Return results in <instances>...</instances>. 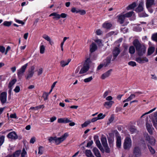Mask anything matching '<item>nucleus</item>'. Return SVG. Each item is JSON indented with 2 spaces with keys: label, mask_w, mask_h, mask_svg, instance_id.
<instances>
[{
  "label": "nucleus",
  "mask_w": 157,
  "mask_h": 157,
  "mask_svg": "<svg viewBox=\"0 0 157 157\" xmlns=\"http://www.w3.org/2000/svg\"><path fill=\"white\" fill-rule=\"evenodd\" d=\"M133 44L135 47L137 53L139 56H142L145 53L146 47L144 44H141L138 39H135L133 42Z\"/></svg>",
  "instance_id": "f257e3e1"
},
{
  "label": "nucleus",
  "mask_w": 157,
  "mask_h": 157,
  "mask_svg": "<svg viewBox=\"0 0 157 157\" xmlns=\"http://www.w3.org/2000/svg\"><path fill=\"white\" fill-rule=\"evenodd\" d=\"M132 146V142L131 139L129 137H127L124 140L123 144V147L126 150H129Z\"/></svg>",
  "instance_id": "f03ea898"
},
{
  "label": "nucleus",
  "mask_w": 157,
  "mask_h": 157,
  "mask_svg": "<svg viewBox=\"0 0 157 157\" xmlns=\"http://www.w3.org/2000/svg\"><path fill=\"white\" fill-rule=\"evenodd\" d=\"M90 62V59L89 58H87L79 74H82L86 72L89 68V63Z\"/></svg>",
  "instance_id": "7ed1b4c3"
},
{
  "label": "nucleus",
  "mask_w": 157,
  "mask_h": 157,
  "mask_svg": "<svg viewBox=\"0 0 157 157\" xmlns=\"http://www.w3.org/2000/svg\"><path fill=\"white\" fill-rule=\"evenodd\" d=\"M28 65V63H27L22 66L19 69L17 70V75L19 79L21 78Z\"/></svg>",
  "instance_id": "20e7f679"
},
{
  "label": "nucleus",
  "mask_w": 157,
  "mask_h": 157,
  "mask_svg": "<svg viewBox=\"0 0 157 157\" xmlns=\"http://www.w3.org/2000/svg\"><path fill=\"white\" fill-rule=\"evenodd\" d=\"M68 136L67 133H65L63 135L60 137H55L54 141L57 145H58L65 140Z\"/></svg>",
  "instance_id": "39448f33"
},
{
  "label": "nucleus",
  "mask_w": 157,
  "mask_h": 157,
  "mask_svg": "<svg viewBox=\"0 0 157 157\" xmlns=\"http://www.w3.org/2000/svg\"><path fill=\"white\" fill-rule=\"evenodd\" d=\"M144 136L146 140L148 141V143L151 145H154L155 144V140L153 137H150L147 133L144 134Z\"/></svg>",
  "instance_id": "423d86ee"
},
{
  "label": "nucleus",
  "mask_w": 157,
  "mask_h": 157,
  "mask_svg": "<svg viewBox=\"0 0 157 157\" xmlns=\"http://www.w3.org/2000/svg\"><path fill=\"white\" fill-rule=\"evenodd\" d=\"M35 67L34 66H31L28 71V73L26 76H25V78L27 79H29L32 78L33 76L34 73Z\"/></svg>",
  "instance_id": "0eeeda50"
},
{
  "label": "nucleus",
  "mask_w": 157,
  "mask_h": 157,
  "mask_svg": "<svg viewBox=\"0 0 157 157\" xmlns=\"http://www.w3.org/2000/svg\"><path fill=\"white\" fill-rule=\"evenodd\" d=\"M133 153L134 157H140L141 154L140 148L138 147H135L133 150Z\"/></svg>",
  "instance_id": "6e6552de"
},
{
  "label": "nucleus",
  "mask_w": 157,
  "mask_h": 157,
  "mask_svg": "<svg viewBox=\"0 0 157 157\" xmlns=\"http://www.w3.org/2000/svg\"><path fill=\"white\" fill-rule=\"evenodd\" d=\"M7 94V93L6 92H3L0 94V100L2 104L6 103V102Z\"/></svg>",
  "instance_id": "1a4fd4ad"
},
{
  "label": "nucleus",
  "mask_w": 157,
  "mask_h": 157,
  "mask_svg": "<svg viewBox=\"0 0 157 157\" xmlns=\"http://www.w3.org/2000/svg\"><path fill=\"white\" fill-rule=\"evenodd\" d=\"M120 52L121 51L120 49L117 47H116L114 48L112 53L113 56L112 61H114L115 60L119 54Z\"/></svg>",
  "instance_id": "9d476101"
},
{
  "label": "nucleus",
  "mask_w": 157,
  "mask_h": 157,
  "mask_svg": "<svg viewBox=\"0 0 157 157\" xmlns=\"http://www.w3.org/2000/svg\"><path fill=\"white\" fill-rule=\"evenodd\" d=\"M135 60L140 63H143L148 62V59L145 57H136L135 59Z\"/></svg>",
  "instance_id": "9b49d317"
},
{
  "label": "nucleus",
  "mask_w": 157,
  "mask_h": 157,
  "mask_svg": "<svg viewBox=\"0 0 157 157\" xmlns=\"http://www.w3.org/2000/svg\"><path fill=\"white\" fill-rule=\"evenodd\" d=\"M7 137L9 138L14 140H16L18 138V136L14 131L10 132L8 134Z\"/></svg>",
  "instance_id": "f8f14e48"
},
{
  "label": "nucleus",
  "mask_w": 157,
  "mask_h": 157,
  "mask_svg": "<svg viewBox=\"0 0 157 157\" xmlns=\"http://www.w3.org/2000/svg\"><path fill=\"white\" fill-rule=\"evenodd\" d=\"M116 146L119 149L121 148V137L119 135L116 136Z\"/></svg>",
  "instance_id": "ddd939ff"
},
{
  "label": "nucleus",
  "mask_w": 157,
  "mask_h": 157,
  "mask_svg": "<svg viewBox=\"0 0 157 157\" xmlns=\"http://www.w3.org/2000/svg\"><path fill=\"white\" fill-rule=\"evenodd\" d=\"M71 121L68 118L66 117L58 118L57 121L59 123H67L71 122Z\"/></svg>",
  "instance_id": "4468645a"
},
{
  "label": "nucleus",
  "mask_w": 157,
  "mask_h": 157,
  "mask_svg": "<svg viewBox=\"0 0 157 157\" xmlns=\"http://www.w3.org/2000/svg\"><path fill=\"white\" fill-rule=\"evenodd\" d=\"M97 49V46L96 44L94 42L92 43L90 46V52L93 53Z\"/></svg>",
  "instance_id": "2eb2a0df"
},
{
  "label": "nucleus",
  "mask_w": 157,
  "mask_h": 157,
  "mask_svg": "<svg viewBox=\"0 0 157 157\" xmlns=\"http://www.w3.org/2000/svg\"><path fill=\"white\" fill-rule=\"evenodd\" d=\"M112 71V70L111 69L103 74L101 76V78L103 79H104L108 77L110 75Z\"/></svg>",
  "instance_id": "dca6fc26"
},
{
  "label": "nucleus",
  "mask_w": 157,
  "mask_h": 157,
  "mask_svg": "<svg viewBox=\"0 0 157 157\" xmlns=\"http://www.w3.org/2000/svg\"><path fill=\"white\" fill-rule=\"evenodd\" d=\"M155 4V0H146V6L147 9H148L153 5Z\"/></svg>",
  "instance_id": "f3484780"
},
{
  "label": "nucleus",
  "mask_w": 157,
  "mask_h": 157,
  "mask_svg": "<svg viewBox=\"0 0 157 157\" xmlns=\"http://www.w3.org/2000/svg\"><path fill=\"white\" fill-rule=\"evenodd\" d=\"M144 2H141L140 3L138 7L136 9L135 11L137 12H140L143 10Z\"/></svg>",
  "instance_id": "a211bd4d"
},
{
  "label": "nucleus",
  "mask_w": 157,
  "mask_h": 157,
  "mask_svg": "<svg viewBox=\"0 0 157 157\" xmlns=\"http://www.w3.org/2000/svg\"><path fill=\"white\" fill-rule=\"evenodd\" d=\"M93 151L96 157H101L99 151L96 147H94L93 149Z\"/></svg>",
  "instance_id": "6ab92c4d"
},
{
  "label": "nucleus",
  "mask_w": 157,
  "mask_h": 157,
  "mask_svg": "<svg viewBox=\"0 0 157 157\" xmlns=\"http://www.w3.org/2000/svg\"><path fill=\"white\" fill-rule=\"evenodd\" d=\"M125 17L124 15H121L118 16V21L121 24L124 22Z\"/></svg>",
  "instance_id": "aec40b11"
},
{
  "label": "nucleus",
  "mask_w": 157,
  "mask_h": 157,
  "mask_svg": "<svg viewBox=\"0 0 157 157\" xmlns=\"http://www.w3.org/2000/svg\"><path fill=\"white\" fill-rule=\"evenodd\" d=\"M113 103V101H106L104 103V105L105 106L106 108L108 109L111 107Z\"/></svg>",
  "instance_id": "412c9836"
},
{
  "label": "nucleus",
  "mask_w": 157,
  "mask_h": 157,
  "mask_svg": "<svg viewBox=\"0 0 157 157\" xmlns=\"http://www.w3.org/2000/svg\"><path fill=\"white\" fill-rule=\"evenodd\" d=\"M71 61V59H68L67 61L62 60L60 62V64L62 67H64L65 66L67 65Z\"/></svg>",
  "instance_id": "4be33fe9"
},
{
  "label": "nucleus",
  "mask_w": 157,
  "mask_h": 157,
  "mask_svg": "<svg viewBox=\"0 0 157 157\" xmlns=\"http://www.w3.org/2000/svg\"><path fill=\"white\" fill-rule=\"evenodd\" d=\"M52 16H54L53 17V19L58 20L60 18L59 14H57L56 13H52L49 15V17H51Z\"/></svg>",
  "instance_id": "5701e85b"
},
{
  "label": "nucleus",
  "mask_w": 157,
  "mask_h": 157,
  "mask_svg": "<svg viewBox=\"0 0 157 157\" xmlns=\"http://www.w3.org/2000/svg\"><path fill=\"white\" fill-rule=\"evenodd\" d=\"M111 59L110 57H107L106 59L104 60V63H103L105 67L107 66L110 63Z\"/></svg>",
  "instance_id": "b1692460"
},
{
  "label": "nucleus",
  "mask_w": 157,
  "mask_h": 157,
  "mask_svg": "<svg viewBox=\"0 0 157 157\" xmlns=\"http://www.w3.org/2000/svg\"><path fill=\"white\" fill-rule=\"evenodd\" d=\"M101 141L103 146L108 144L106 138L104 136H102L101 139Z\"/></svg>",
  "instance_id": "393cba45"
},
{
  "label": "nucleus",
  "mask_w": 157,
  "mask_h": 157,
  "mask_svg": "<svg viewBox=\"0 0 157 157\" xmlns=\"http://www.w3.org/2000/svg\"><path fill=\"white\" fill-rule=\"evenodd\" d=\"M136 6V3L135 2H134L132 4L129 5L127 7V10H131L135 8Z\"/></svg>",
  "instance_id": "a878e982"
},
{
  "label": "nucleus",
  "mask_w": 157,
  "mask_h": 157,
  "mask_svg": "<svg viewBox=\"0 0 157 157\" xmlns=\"http://www.w3.org/2000/svg\"><path fill=\"white\" fill-rule=\"evenodd\" d=\"M108 140L110 147H113V143L114 141V138H108Z\"/></svg>",
  "instance_id": "bb28decb"
},
{
  "label": "nucleus",
  "mask_w": 157,
  "mask_h": 157,
  "mask_svg": "<svg viewBox=\"0 0 157 157\" xmlns=\"http://www.w3.org/2000/svg\"><path fill=\"white\" fill-rule=\"evenodd\" d=\"M135 97L136 95L135 94H131L127 99L124 100L123 102H125L126 101H128L134 98Z\"/></svg>",
  "instance_id": "cd10ccee"
},
{
  "label": "nucleus",
  "mask_w": 157,
  "mask_h": 157,
  "mask_svg": "<svg viewBox=\"0 0 157 157\" xmlns=\"http://www.w3.org/2000/svg\"><path fill=\"white\" fill-rule=\"evenodd\" d=\"M112 26V25L109 23H104L103 24V27L106 29H110Z\"/></svg>",
  "instance_id": "c85d7f7f"
},
{
  "label": "nucleus",
  "mask_w": 157,
  "mask_h": 157,
  "mask_svg": "<svg viewBox=\"0 0 157 157\" xmlns=\"http://www.w3.org/2000/svg\"><path fill=\"white\" fill-rule=\"evenodd\" d=\"M86 154L87 157H95L90 150H86Z\"/></svg>",
  "instance_id": "c756f323"
},
{
  "label": "nucleus",
  "mask_w": 157,
  "mask_h": 157,
  "mask_svg": "<svg viewBox=\"0 0 157 157\" xmlns=\"http://www.w3.org/2000/svg\"><path fill=\"white\" fill-rule=\"evenodd\" d=\"M17 81V80L16 79H14L11 81L9 83L8 85L9 88H12V86L15 84Z\"/></svg>",
  "instance_id": "7c9ffc66"
},
{
  "label": "nucleus",
  "mask_w": 157,
  "mask_h": 157,
  "mask_svg": "<svg viewBox=\"0 0 157 157\" xmlns=\"http://www.w3.org/2000/svg\"><path fill=\"white\" fill-rule=\"evenodd\" d=\"M155 48L153 47H151L148 49L147 55L148 56L151 55L154 51Z\"/></svg>",
  "instance_id": "2f4dec72"
},
{
  "label": "nucleus",
  "mask_w": 157,
  "mask_h": 157,
  "mask_svg": "<svg viewBox=\"0 0 157 157\" xmlns=\"http://www.w3.org/2000/svg\"><path fill=\"white\" fill-rule=\"evenodd\" d=\"M21 154V151L17 150L14 152L12 155H11L12 157H18Z\"/></svg>",
  "instance_id": "473e14b6"
},
{
  "label": "nucleus",
  "mask_w": 157,
  "mask_h": 157,
  "mask_svg": "<svg viewBox=\"0 0 157 157\" xmlns=\"http://www.w3.org/2000/svg\"><path fill=\"white\" fill-rule=\"evenodd\" d=\"M135 50L134 46H132L130 47L129 49V52L131 54H133L135 53Z\"/></svg>",
  "instance_id": "72a5a7b5"
},
{
  "label": "nucleus",
  "mask_w": 157,
  "mask_h": 157,
  "mask_svg": "<svg viewBox=\"0 0 157 157\" xmlns=\"http://www.w3.org/2000/svg\"><path fill=\"white\" fill-rule=\"evenodd\" d=\"M91 123V121L90 120L84 122V123L82 124L81 126L82 128H83L87 126Z\"/></svg>",
  "instance_id": "f704fd0d"
},
{
  "label": "nucleus",
  "mask_w": 157,
  "mask_h": 157,
  "mask_svg": "<svg viewBox=\"0 0 157 157\" xmlns=\"http://www.w3.org/2000/svg\"><path fill=\"white\" fill-rule=\"evenodd\" d=\"M114 119V115L112 114L111 115L110 117L108 120V121L107 123V124H109L111 123L113 121Z\"/></svg>",
  "instance_id": "c9c22d12"
},
{
  "label": "nucleus",
  "mask_w": 157,
  "mask_h": 157,
  "mask_svg": "<svg viewBox=\"0 0 157 157\" xmlns=\"http://www.w3.org/2000/svg\"><path fill=\"white\" fill-rule=\"evenodd\" d=\"M40 53L41 54H43L45 50V47L43 45H41L40 46Z\"/></svg>",
  "instance_id": "e433bc0d"
},
{
  "label": "nucleus",
  "mask_w": 157,
  "mask_h": 157,
  "mask_svg": "<svg viewBox=\"0 0 157 157\" xmlns=\"http://www.w3.org/2000/svg\"><path fill=\"white\" fill-rule=\"evenodd\" d=\"M12 23V22L11 21H5L2 24L5 26L9 27L10 26Z\"/></svg>",
  "instance_id": "4c0bfd02"
},
{
  "label": "nucleus",
  "mask_w": 157,
  "mask_h": 157,
  "mask_svg": "<svg viewBox=\"0 0 157 157\" xmlns=\"http://www.w3.org/2000/svg\"><path fill=\"white\" fill-rule=\"evenodd\" d=\"M133 13L134 12L133 11H131L125 13L124 14V15L125 16V17H129L132 16Z\"/></svg>",
  "instance_id": "58836bf2"
},
{
  "label": "nucleus",
  "mask_w": 157,
  "mask_h": 157,
  "mask_svg": "<svg viewBox=\"0 0 157 157\" xmlns=\"http://www.w3.org/2000/svg\"><path fill=\"white\" fill-rule=\"evenodd\" d=\"M105 116V114H103L102 113H100L98 115V120L103 119Z\"/></svg>",
  "instance_id": "ea45409f"
},
{
  "label": "nucleus",
  "mask_w": 157,
  "mask_h": 157,
  "mask_svg": "<svg viewBox=\"0 0 157 157\" xmlns=\"http://www.w3.org/2000/svg\"><path fill=\"white\" fill-rule=\"evenodd\" d=\"M104 148L105 152L107 153H109L110 152V148L108 147V145H106L105 146H103Z\"/></svg>",
  "instance_id": "a19ab883"
},
{
  "label": "nucleus",
  "mask_w": 157,
  "mask_h": 157,
  "mask_svg": "<svg viewBox=\"0 0 157 157\" xmlns=\"http://www.w3.org/2000/svg\"><path fill=\"white\" fill-rule=\"evenodd\" d=\"M49 95V94L48 93L44 92L43 95V97L44 98V100H47L48 98V96Z\"/></svg>",
  "instance_id": "79ce46f5"
},
{
  "label": "nucleus",
  "mask_w": 157,
  "mask_h": 157,
  "mask_svg": "<svg viewBox=\"0 0 157 157\" xmlns=\"http://www.w3.org/2000/svg\"><path fill=\"white\" fill-rule=\"evenodd\" d=\"M156 109V108H153V109H151V110H150V111H149L148 112L145 113H144V114H143L141 116V117L140 118H142L143 117H144V116L146 115L147 114H149V113L152 112L153 111H154L155 110V109Z\"/></svg>",
  "instance_id": "37998d69"
},
{
  "label": "nucleus",
  "mask_w": 157,
  "mask_h": 157,
  "mask_svg": "<svg viewBox=\"0 0 157 157\" xmlns=\"http://www.w3.org/2000/svg\"><path fill=\"white\" fill-rule=\"evenodd\" d=\"M156 109V108H153V109H151V110H150V111H149L148 112L145 113H144V114H143L141 116V117L140 118H142L143 117H144V116L146 115L147 114H149V113L152 112L153 111H154L155 110V109Z\"/></svg>",
  "instance_id": "c03bdc74"
},
{
  "label": "nucleus",
  "mask_w": 157,
  "mask_h": 157,
  "mask_svg": "<svg viewBox=\"0 0 157 157\" xmlns=\"http://www.w3.org/2000/svg\"><path fill=\"white\" fill-rule=\"evenodd\" d=\"M156 109V108H153V109H151V110H150V111H149L148 112L145 113H144V114H143L141 116V117L140 118H142L143 117H144V116L146 115L147 114H149V113L152 112L153 111H154L155 110V109Z\"/></svg>",
  "instance_id": "a18cd8bd"
},
{
  "label": "nucleus",
  "mask_w": 157,
  "mask_h": 157,
  "mask_svg": "<svg viewBox=\"0 0 157 157\" xmlns=\"http://www.w3.org/2000/svg\"><path fill=\"white\" fill-rule=\"evenodd\" d=\"M5 136H2L0 137V146H1L4 142Z\"/></svg>",
  "instance_id": "49530a36"
},
{
  "label": "nucleus",
  "mask_w": 157,
  "mask_h": 157,
  "mask_svg": "<svg viewBox=\"0 0 157 157\" xmlns=\"http://www.w3.org/2000/svg\"><path fill=\"white\" fill-rule=\"evenodd\" d=\"M128 64L129 65L131 66L132 67H134L136 65V63L134 61H131L128 63Z\"/></svg>",
  "instance_id": "de8ad7c7"
},
{
  "label": "nucleus",
  "mask_w": 157,
  "mask_h": 157,
  "mask_svg": "<svg viewBox=\"0 0 157 157\" xmlns=\"http://www.w3.org/2000/svg\"><path fill=\"white\" fill-rule=\"evenodd\" d=\"M94 41L98 44V46H100L102 45L101 40L98 39L94 40Z\"/></svg>",
  "instance_id": "09e8293b"
},
{
  "label": "nucleus",
  "mask_w": 157,
  "mask_h": 157,
  "mask_svg": "<svg viewBox=\"0 0 157 157\" xmlns=\"http://www.w3.org/2000/svg\"><path fill=\"white\" fill-rule=\"evenodd\" d=\"M93 79L92 76H90L88 78H85L84 81L85 82H88L91 81Z\"/></svg>",
  "instance_id": "8fccbe9b"
},
{
  "label": "nucleus",
  "mask_w": 157,
  "mask_h": 157,
  "mask_svg": "<svg viewBox=\"0 0 157 157\" xmlns=\"http://www.w3.org/2000/svg\"><path fill=\"white\" fill-rule=\"evenodd\" d=\"M79 9L77 8H76L75 7H73L71 10V11L72 13H79Z\"/></svg>",
  "instance_id": "3c124183"
},
{
  "label": "nucleus",
  "mask_w": 157,
  "mask_h": 157,
  "mask_svg": "<svg viewBox=\"0 0 157 157\" xmlns=\"http://www.w3.org/2000/svg\"><path fill=\"white\" fill-rule=\"evenodd\" d=\"M43 37L47 41L50 42L51 41V39L48 35H44L43 36Z\"/></svg>",
  "instance_id": "603ef678"
},
{
  "label": "nucleus",
  "mask_w": 157,
  "mask_h": 157,
  "mask_svg": "<svg viewBox=\"0 0 157 157\" xmlns=\"http://www.w3.org/2000/svg\"><path fill=\"white\" fill-rule=\"evenodd\" d=\"M148 148L151 154H154L155 152V150L151 147L149 146V145H148Z\"/></svg>",
  "instance_id": "864d4df0"
},
{
  "label": "nucleus",
  "mask_w": 157,
  "mask_h": 157,
  "mask_svg": "<svg viewBox=\"0 0 157 157\" xmlns=\"http://www.w3.org/2000/svg\"><path fill=\"white\" fill-rule=\"evenodd\" d=\"M152 122L153 126L155 128L157 126V117L155 118V120H152Z\"/></svg>",
  "instance_id": "5fc2aeb1"
},
{
  "label": "nucleus",
  "mask_w": 157,
  "mask_h": 157,
  "mask_svg": "<svg viewBox=\"0 0 157 157\" xmlns=\"http://www.w3.org/2000/svg\"><path fill=\"white\" fill-rule=\"evenodd\" d=\"M96 144L98 148L101 146L100 141L99 140H96Z\"/></svg>",
  "instance_id": "6e6d98bb"
},
{
  "label": "nucleus",
  "mask_w": 157,
  "mask_h": 157,
  "mask_svg": "<svg viewBox=\"0 0 157 157\" xmlns=\"http://www.w3.org/2000/svg\"><path fill=\"white\" fill-rule=\"evenodd\" d=\"M152 38L153 40L157 42V33L152 35Z\"/></svg>",
  "instance_id": "4d7b16f0"
},
{
  "label": "nucleus",
  "mask_w": 157,
  "mask_h": 157,
  "mask_svg": "<svg viewBox=\"0 0 157 157\" xmlns=\"http://www.w3.org/2000/svg\"><path fill=\"white\" fill-rule=\"evenodd\" d=\"M14 91L16 93H18L20 91V88L19 86H16L14 89Z\"/></svg>",
  "instance_id": "13d9d810"
},
{
  "label": "nucleus",
  "mask_w": 157,
  "mask_h": 157,
  "mask_svg": "<svg viewBox=\"0 0 157 157\" xmlns=\"http://www.w3.org/2000/svg\"><path fill=\"white\" fill-rule=\"evenodd\" d=\"M43 147L42 146H40L39 147V151H38V154H40L41 155L43 153V150H42Z\"/></svg>",
  "instance_id": "bf43d9fd"
},
{
  "label": "nucleus",
  "mask_w": 157,
  "mask_h": 157,
  "mask_svg": "<svg viewBox=\"0 0 157 157\" xmlns=\"http://www.w3.org/2000/svg\"><path fill=\"white\" fill-rule=\"evenodd\" d=\"M10 117L12 118L16 119L17 118L16 114L15 113L11 114L10 115Z\"/></svg>",
  "instance_id": "052dcab7"
},
{
  "label": "nucleus",
  "mask_w": 157,
  "mask_h": 157,
  "mask_svg": "<svg viewBox=\"0 0 157 157\" xmlns=\"http://www.w3.org/2000/svg\"><path fill=\"white\" fill-rule=\"evenodd\" d=\"M81 15H83L86 14V12L83 10H80L79 9V13Z\"/></svg>",
  "instance_id": "680f3d73"
},
{
  "label": "nucleus",
  "mask_w": 157,
  "mask_h": 157,
  "mask_svg": "<svg viewBox=\"0 0 157 157\" xmlns=\"http://www.w3.org/2000/svg\"><path fill=\"white\" fill-rule=\"evenodd\" d=\"M15 20L16 22H17V23L19 24H21L22 25H23L25 24V23L24 22H23V21H22L16 19H15Z\"/></svg>",
  "instance_id": "e2e57ef3"
},
{
  "label": "nucleus",
  "mask_w": 157,
  "mask_h": 157,
  "mask_svg": "<svg viewBox=\"0 0 157 157\" xmlns=\"http://www.w3.org/2000/svg\"><path fill=\"white\" fill-rule=\"evenodd\" d=\"M5 48L3 46H0V52L2 53H3L5 51Z\"/></svg>",
  "instance_id": "0e129e2a"
},
{
  "label": "nucleus",
  "mask_w": 157,
  "mask_h": 157,
  "mask_svg": "<svg viewBox=\"0 0 157 157\" xmlns=\"http://www.w3.org/2000/svg\"><path fill=\"white\" fill-rule=\"evenodd\" d=\"M59 16L60 17V18L62 17V18H64L67 17V14L64 13H62L60 15H59Z\"/></svg>",
  "instance_id": "69168bd1"
},
{
  "label": "nucleus",
  "mask_w": 157,
  "mask_h": 157,
  "mask_svg": "<svg viewBox=\"0 0 157 157\" xmlns=\"http://www.w3.org/2000/svg\"><path fill=\"white\" fill-rule=\"evenodd\" d=\"M146 127L147 128V129H150L152 128V125L150 124L149 123H146Z\"/></svg>",
  "instance_id": "338daca9"
},
{
  "label": "nucleus",
  "mask_w": 157,
  "mask_h": 157,
  "mask_svg": "<svg viewBox=\"0 0 157 157\" xmlns=\"http://www.w3.org/2000/svg\"><path fill=\"white\" fill-rule=\"evenodd\" d=\"M36 141V138L34 137L32 138L30 140V143L33 144Z\"/></svg>",
  "instance_id": "774afa93"
}]
</instances>
